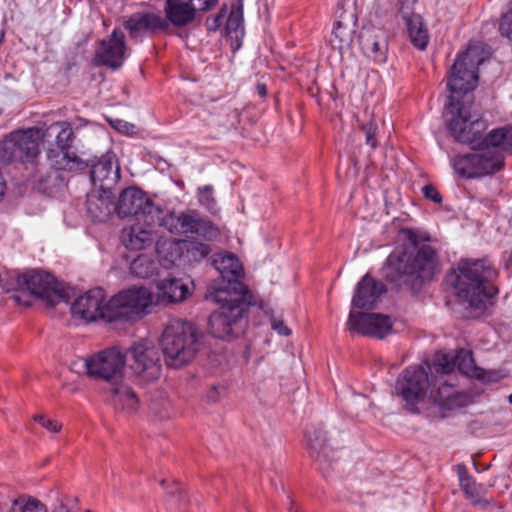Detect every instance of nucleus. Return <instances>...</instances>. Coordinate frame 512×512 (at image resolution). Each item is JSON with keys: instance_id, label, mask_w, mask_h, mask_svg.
<instances>
[{"instance_id": "nucleus-41", "label": "nucleus", "mask_w": 512, "mask_h": 512, "mask_svg": "<svg viewBox=\"0 0 512 512\" xmlns=\"http://www.w3.org/2000/svg\"><path fill=\"white\" fill-rule=\"evenodd\" d=\"M9 512H48V509L37 498L22 495L12 502Z\"/></svg>"}, {"instance_id": "nucleus-5", "label": "nucleus", "mask_w": 512, "mask_h": 512, "mask_svg": "<svg viewBox=\"0 0 512 512\" xmlns=\"http://www.w3.org/2000/svg\"><path fill=\"white\" fill-rule=\"evenodd\" d=\"M201 337L194 323L180 319L171 321L161 337L167 365L178 368L192 361L200 350Z\"/></svg>"}, {"instance_id": "nucleus-30", "label": "nucleus", "mask_w": 512, "mask_h": 512, "mask_svg": "<svg viewBox=\"0 0 512 512\" xmlns=\"http://www.w3.org/2000/svg\"><path fill=\"white\" fill-rule=\"evenodd\" d=\"M156 252L165 268L184 264L183 240L163 238L156 241Z\"/></svg>"}, {"instance_id": "nucleus-48", "label": "nucleus", "mask_w": 512, "mask_h": 512, "mask_svg": "<svg viewBox=\"0 0 512 512\" xmlns=\"http://www.w3.org/2000/svg\"><path fill=\"white\" fill-rule=\"evenodd\" d=\"M34 420L38 422L43 428L52 433H58L62 428L61 424L54 420L47 419L43 415L34 416Z\"/></svg>"}, {"instance_id": "nucleus-38", "label": "nucleus", "mask_w": 512, "mask_h": 512, "mask_svg": "<svg viewBox=\"0 0 512 512\" xmlns=\"http://www.w3.org/2000/svg\"><path fill=\"white\" fill-rule=\"evenodd\" d=\"M129 268L133 276L147 279L158 274L159 262L151 255L140 254L133 259Z\"/></svg>"}, {"instance_id": "nucleus-11", "label": "nucleus", "mask_w": 512, "mask_h": 512, "mask_svg": "<svg viewBox=\"0 0 512 512\" xmlns=\"http://www.w3.org/2000/svg\"><path fill=\"white\" fill-rule=\"evenodd\" d=\"M504 164L501 154H494L485 147L480 152L461 155L453 160L455 171L465 178L483 177L499 171Z\"/></svg>"}, {"instance_id": "nucleus-12", "label": "nucleus", "mask_w": 512, "mask_h": 512, "mask_svg": "<svg viewBox=\"0 0 512 512\" xmlns=\"http://www.w3.org/2000/svg\"><path fill=\"white\" fill-rule=\"evenodd\" d=\"M153 304L152 292L144 286H132L110 298L113 321L138 315Z\"/></svg>"}, {"instance_id": "nucleus-52", "label": "nucleus", "mask_w": 512, "mask_h": 512, "mask_svg": "<svg viewBox=\"0 0 512 512\" xmlns=\"http://www.w3.org/2000/svg\"><path fill=\"white\" fill-rule=\"evenodd\" d=\"M272 328L273 330L277 331L280 335L288 336L291 333L290 329L286 325H284L283 321L281 320L273 319Z\"/></svg>"}, {"instance_id": "nucleus-59", "label": "nucleus", "mask_w": 512, "mask_h": 512, "mask_svg": "<svg viewBox=\"0 0 512 512\" xmlns=\"http://www.w3.org/2000/svg\"><path fill=\"white\" fill-rule=\"evenodd\" d=\"M290 512H293V506H292V507H290Z\"/></svg>"}, {"instance_id": "nucleus-51", "label": "nucleus", "mask_w": 512, "mask_h": 512, "mask_svg": "<svg viewBox=\"0 0 512 512\" xmlns=\"http://www.w3.org/2000/svg\"><path fill=\"white\" fill-rule=\"evenodd\" d=\"M113 126L120 132L129 134L134 131L135 126L123 120H116Z\"/></svg>"}, {"instance_id": "nucleus-22", "label": "nucleus", "mask_w": 512, "mask_h": 512, "mask_svg": "<svg viewBox=\"0 0 512 512\" xmlns=\"http://www.w3.org/2000/svg\"><path fill=\"white\" fill-rule=\"evenodd\" d=\"M449 374H439L432 380L429 397L439 406L447 409H453L462 405L464 395L458 392L455 384L447 379Z\"/></svg>"}, {"instance_id": "nucleus-45", "label": "nucleus", "mask_w": 512, "mask_h": 512, "mask_svg": "<svg viewBox=\"0 0 512 512\" xmlns=\"http://www.w3.org/2000/svg\"><path fill=\"white\" fill-rule=\"evenodd\" d=\"M361 130L365 134L366 144L369 145L371 148H376L377 147L376 134H377L378 126L375 123V121L370 120L366 124H362Z\"/></svg>"}, {"instance_id": "nucleus-39", "label": "nucleus", "mask_w": 512, "mask_h": 512, "mask_svg": "<svg viewBox=\"0 0 512 512\" xmlns=\"http://www.w3.org/2000/svg\"><path fill=\"white\" fill-rule=\"evenodd\" d=\"M211 252L208 244L197 240H183L184 264L192 265L205 259Z\"/></svg>"}, {"instance_id": "nucleus-37", "label": "nucleus", "mask_w": 512, "mask_h": 512, "mask_svg": "<svg viewBox=\"0 0 512 512\" xmlns=\"http://www.w3.org/2000/svg\"><path fill=\"white\" fill-rule=\"evenodd\" d=\"M44 140L54 137L55 148L67 149L72 147L73 130L71 124L67 121L52 123L43 130Z\"/></svg>"}, {"instance_id": "nucleus-24", "label": "nucleus", "mask_w": 512, "mask_h": 512, "mask_svg": "<svg viewBox=\"0 0 512 512\" xmlns=\"http://www.w3.org/2000/svg\"><path fill=\"white\" fill-rule=\"evenodd\" d=\"M360 45L364 54L376 62H385L388 42L385 32L374 26L364 27L360 34Z\"/></svg>"}, {"instance_id": "nucleus-49", "label": "nucleus", "mask_w": 512, "mask_h": 512, "mask_svg": "<svg viewBox=\"0 0 512 512\" xmlns=\"http://www.w3.org/2000/svg\"><path fill=\"white\" fill-rule=\"evenodd\" d=\"M422 192L425 198L431 200L432 202L437 204L442 202V196L433 185H425L422 188Z\"/></svg>"}, {"instance_id": "nucleus-3", "label": "nucleus", "mask_w": 512, "mask_h": 512, "mask_svg": "<svg viewBox=\"0 0 512 512\" xmlns=\"http://www.w3.org/2000/svg\"><path fill=\"white\" fill-rule=\"evenodd\" d=\"M498 273L485 259H463L449 275L458 299L475 311L483 312L498 294L494 280Z\"/></svg>"}, {"instance_id": "nucleus-6", "label": "nucleus", "mask_w": 512, "mask_h": 512, "mask_svg": "<svg viewBox=\"0 0 512 512\" xmlns=\"http://www.w3.org/2000/svg\"><path fill=\"white\" fill-rule=\"evenodd\" d=\"M42 141L44 134L41 128L30 127L12 131L0 142V162L33 163L40 154Z\"/></svg>"}, {"instance_id": "nucleus-2", "label": "nucleus", "mask_w": 512, "mask_h": 512, "mask_svg": "<svg viewBox=\"0 0 512 512\" xmlns=\"http://www.w3.org/2000/svg\"><path fill=\"white\" fill-rule=\"evenodd\" d=\"M399 238L402 246L388 256L382 276L397 287L418 291L435 274L438 250L430 243L432 237L425 230L403 228Z\"/></svg>"}, {"instance_id": "nucleus-9", "label": "nucleus", "mask_w": 512, "mask_h": 512, "mask_svg": "<svg viewBox=\"0 0 512 512\" xmlns=\"http://www.w3.org/2000/svg\"><path fill=\"white\" fill-rule=\"evenodd\" d=\"M125 364V356L117 347L105 349L84 360L87 375L106 381L109 387L120 382Z\"/></svg>"}, {"instance_id": "nucleus-7", "label": "nucleus", "mask_w": 512, "mask_h": 512, "mask_svg": "<svg viewBox=\"0 0 512 512\" xmlns=\"http://www.w3.org/2000/svg\"><path fill=\"white\" fill-rule=\"evenodd\" d=\"M124 356L126 364L140 382L150 383L159 379L162 372L161 356L151 342L134 343Z\"/></svg>"}, {"instance_id": "nucleus-17", "label": "nucleus", "mask_w": 512, "mask_h": 512, "mask_svg": "<svg viewBox=\"0 0 512 512\" xmlns=\"http://www.w3.org/2000/svg\"><path fill=\"white\" fill-rule=\"evenodd\" d=\"M125 51V35L120 30L114 29L107 39L99 42L95 53V60L98 64L117 69L124 62Z\"/></svg>"}, {"instance_id": "nucleus-8", "label": "nucleus", "mask_w": 512, "mask_h": 512, "mask_svg": "<svg viewBox=\"0 0 512 512\" xmlns=\"http://www.w3.org/2000/svg\"><path fill=\"white\" fill-rule=\"evenodd\" d=\"M115 212L121 218L136 217L144 225L156 226L161 207L147 198L141 189L132 186L121 192L115 204Z\"/></svg>"}, {"instance_id": "nucleus-26", "label": "nucleus", "mask_w": 512, "mask_h": 512, "mask_svg": "<svg viewBox=\"0 0 512 512\" xmlns=\"http://www.w3.org/2000/svg\"><path fill=\"white\" fill-rule=\"evenodd\" d=\"M87 215L93 222H104L115 211L112 192L92 190L87 194Z\"/></svg>"}, {"instance_id": "nucleus-18", "label": "nucleus", "mask_w": 512, "mask_h": 512, "mask_svg": "<svg viewBox=\"0 0 512 512\" xmlns=\"http://www.w3.org/2000/svg\"><path fill=\"white\" fill-rule=\"evenodd\" d=\"M24 286L32 294L43 299L48 305H55L62 299L55 278L46 272L32 271L24 275Z\"/></svg>"}, {"instance_id": "nucleus-25", "label": "nucleus", "mask_w": 512, "mask_h": 512, "mask_svg": "<svg viewBox=\"0 0 512 512\" xmlns=\"http://www.w3.org/2000/svg\"><path fill=\"white\" fill-rule=\"evenodd\" d=\"M433 367L438 374H450L457 368L462 374L475 376L479 370L474 364L471 352L463 349L454 356L438 355Z\"/></svg>"}, {"instance_id": "nucleus-55", "label": "nucleus", "mask_w": 512, "mask_h": 512, "mask_svg": "<svg viewBox=\"0 0 512 512\" xmlns=\"http://www.w3.org/2000/svg\"><path fill=\"white\" fill-rule=\"evenodd\" d=\"M208 398H210L211 400L215 401L216 398L214 396H212L211 394L208 395Z\"/></svg>"}, {"instance_id": "nucleus-56", "label": "nucleus", "mask_w": 512, "mask_h": 512, "mask_svg": "<svg viewBox=\"0 0 512 512\" xmlns=\"http://www.w3.org/2000/svg\"><path fill=\"white\" fill-rule=\"evenodd\" d=\"M173 484L176 486L177 490L179 489V483L173 481Z\"/></svg>"}, {"instance_id": "nucleus-13", "label": "nucleus", "mask_w": 512, "mask_h": 512, "mask_svg": "<svg viewBox=\"0 0 512 512\" xmlns=\"http://www.w3.org/2000/svg\"><path fill=\"white\" fill-rule=\"evenodd\" d=\"M71 312L74 316L86 322L98 319L113 321L110 299L106 301V292L100 287L90 289L79 296L72 304Z\"/></svg>"}, {"instance_id": "nucleus-42", "label": "nucleus", "mask_w": 512, "mask_h": 512, "mask_svg": "<svg viewBox=\"0 0 512 512\" xmlns=\"http://www.w3.org/2000/svg\"><path fill=\"white\" fill-rule=\"evenodd\" d=\"M197 198L200 203L209 213L216 214L219 211L217 201L214 197V188L211 185L199 187L197 190Z\"/></svg>"}, {"instance_id": "nucleus-57", "label": "nucleus", "mask_w": 512, "mask_h": 512, "mask_svg": "<svg viewBox=\"0 0 512 512\" xmlns=\"http://www.w3.org/2000/svg\"><path fill=\"white\" fill-rule=\"evenodd\" d=\"M509 402L512 404V393L509 395Z\"/></svg>"}, {"instance_id": "nucleus-15", "label": "nucleus", "mask_w": 512, "mask_h": 512, "mask_svg": "<svg viewBox=\"0 0 512 512\" xmlns=\"http://www.w3.org/2000/svg\"><path fill=\"white\" fill-rule=\"evenodd\" d=\"M212 265L219 272L221 276L220 282H214L208 287V293L216 288L226 289L228 292H236L231 285L232 282H241L244 274L242 264L233 253H216L212 258Z\"/></svg>"}, {"instance_id": "nucleus-47", "label": "nucleus", "mask_w": 512, "mask_h": 512, "mask_svg": "<svg viewBox=\"0 0 512 512\" xmlns=\"http://www.w3.org/2000/svg\"><path fill=\"white\" fill-rule=\"evenodd\" d=\"M225 14L226 7H223L216 16L207 18L205 23L207 29L211 32H216L221 27Z\"/></svg>"}, {"instance_id": "nucleus-4", "label": "nucleus", "mask_w": 512, "mask_h": 512, "mask_svg": "<svg viewBox=\"0 0 512 512\" xmlns=\"http://www.w3.org/2000/svg\"><path fill=\"white\" fill-rule=\"evenodd\" d=\"M231 285L236 292L216 288L207 295V298L220 304L209 318L210 332L219 339H230L239 333L248 308L255 304L252 293L243 282H232Z\"/></svg>"}, {"instance_id": "nucleus-29", "label": "nucleus", "mask_w": 512, "mask_h": 512, "mask_svg": "<svg viewBox=\"0 0 512 512\" xmlns=\"http://www.w3.org/2000/svg\"><path fill=\"white\" fill-rule=\"evenodd\" d=\"M106 393L116 409L129 414L137 411L139 400L129 386L122 382L112 383L111 387L106 389Z\"/></svg>"}, {"instance_id": "nucleus-16", "label": "nucleus", "mask_w": 512, "mask_h": 512, "mask_svg": "<svg viewBox=\"0 0 512 512\" xmlns=\"http://www.w3.org/2000/svg\"><path fill=\"white\" fill-rule=\"evenodd\" d=\"M337 21L331 34L330 43L334 49L347 50L354 39L357 18L354 10L345 9V1H339L336 9Z\"/></svg>"}, {"instance_id": "nucleus-33", "label": "nucleus", "mask_w": 512, "mask_h": 512, "mask_svg": "<svg viewBox=\"0 0 512 512\" xmlns=\"http://www.w3.org/2000/svg\"><path fill=\"white\" fill-rule=\"evenodd\" d=\"M456 470L461 490L464 492L466 498H468L474 505L487 507L490 504V501L482 499L481 497L484 487L482 485H478L474 478L469 475L465 465H457Z\"/></svg>"}, {"instance_id": "nucleus-20", "label": "nucleus", "mask_w": 512, "mask_h": 512, "mask_svg": "<svg viewBox=\"0 0 512 512\" xmlns=\"http://www.w3.org/2000/svg\"><path fill=\"white\" fill-rule=\"evenodd\" d=\"M386 292L385 285L375 280L370 274H365L358 282L353 298L352 309H372L379 297Z\"/></svg>"}, {"instance_id": "nucleus-54", "label": "nucleus", "mask_w": 512, "mask_h": 512, "mask_svg": "<svg viewBox=\"0 0 512 512\" xmlns=\"http://www.w3.org/2000/svg\"><path fill=\"white\" fill-rule=\"evenodd\" d=\"M506 267L508 270H510V274L512 275V251H511L510 257L507 261Z\"/></svg>"}, {"instance_id": "nucleus-31", "label": "nucleus", "mask_w": 512, "mask_h": 512, "mask_svg": "<svg viewBox=\"0 0 512 512\" xmlns=\"http://www.w3.org/2000/svg\"><path fill=\"white\" fill-rule=\"evenodd\" d=\"M482 146L494 154H512V126L507 125L491 130L482 140Z\"/></svg>"}, {"instance_id": "nucleus-32", "label": "nucleus", "mask_w": 512, "mask_h": 512, "mask_svg": "<svg viewBox=\"0 0 512 512\" xmlns=\"http://www.w3.org/2000/svg\"><path fill=\"white\" fill-rule=\"evenodd\" d=\"M158 300L161 302L177 303L186 299L189 294L188 286L177 278H167L158 282Z\"/></svg>"}, {"instance_id": "nucleus-58", "label": "nucleus", "mask_w": 512, "mask_h": 512, "mask_svg": "<svg viewBox=\"0 0 512 512\" xmlns=\"http://www.w3.org/2000/svg\"><path fill=\"white\" fill-rule=\"evenodd\" d=\"M166 482H167L166 480H163V481L161 482V484H162V485H165V483H166Z\"/></svg>"}, {"instance_id": "nucleus-27", "label": "nucleus", "mask_w": 512, "mask_h": 512, "mask_svg": "<svg viewBox=\"0 0 512 512\" xmlns=\"http://www.w3.org/2000/svg\"><path fill=\"white\" fill-rule=\"evenodd\" d=\"M401 5L402 17L406 23L411 42L420 50L428 44V34L423 27L422 18L419 14L406 12L416 0H398Z\"/></svg>"}, {"instance_id": "nucleus-36", "label": "nucleus", "mask_w": 512, "mask_h": 512, "mask_svg": "<svg viewBox=\"0 0 512 512\" xmlns=\"http://www.w3.org/2000/svg\"><path fill=\"white\" fill-rule=\"evenodd\" d=\"M225 32L231 40L232 48L238 50L242 45V38L244 36L243 11L240 5H232L231 12L227 18Z\"/></svg>"}, {"instance_id": "nucleus-10", "label": "nucleus", "mask_w": 512, "mask_h": 512, "mask_svg": "<svg viewBox=\"0 0 512 512\" xmlns=\"http://www.w3.org/2000/svg\"><path fill=\"white\" fill-rule=\"evenodd\" d=\"M432 380L426 368L410 366L399 375L395 391L407 405L414 406L426 399L432 387Z\"/></svg>"}, {"instance_id": "nucleus-43", "label": "nucleus", "mask_w": 512, "mask_h": 512, "mask_svg": "<svg viewBox=\"0 0 512 512\" xmlns=\"http://www.w3.org/2000/svg\"><path fill=\"white\" fill-rule=\"evenodd\" d=\"M195 226L196 227L194 229L193 234L202 236L206 240H215L220 235L219 228L216 225H214L210 220L202 218L199 214Z\"/></svg>"}, {"instance_id": "nucleus-21", "label": "nucleus", "mask_w": 512, "mask_h": 512, "mask_svg": "<svg viewBox=\"0 0 512 512\" xmlns=\"http://www.w3.org/2000/svg\"><path fill=\"white\" fill-rule=\"evenodd\" d=\"M198 214L196 210L192 209L178 214L175 212L165 213L161 208V214L156 222V226L163 227L171 234L175 235L193 234Z\"/></svg>"}, {"instance_id": "nucleus-34", "label": "nucleus", "mask_w": 512, "mask_h": 512, "mask_svg": "<svg viewBox=\"0 0 512 512\" xmlns=\"http://www.w3.org/2000/svg\"><path fill=\"white\" fill-rule=\"evenodd\" d=\"M167 19L175 26H185L195 17L193 2L166 0Z\"/></svg>"}, {"instance_id": "nucleus-44", "label": "nucleus", "mask_w": 512, "mask_h": 512, "mask_svg": "<svg viewBox=\"0 0 512 512\" xmlns=\"http://www.w3.org/2000/svg\"><path fill=\"white\" fill-rule=\"evenodd\" d=\"M475 377L486 383L499 382L506 377V373L502 370H483L479 369Z\"/></svg>"}, {"instance_id": "nucleus-1", "label": "nucleus", "mask_w": 512, "mask_h": 512, "mask_svg": "<svg viewBox=\"0 0 512 512\" xmlns=\"http://www.w3.org/2000/svg\"><path fill=\"white\" fill-rule=\"evenodd\" d=\"M488 53L480 43L469 44L466 51L456 58L448 78L450 91L446 103L447 128L450 135L460 143L473 144L477 142L486 129V123L473 110V95L471 91L478 82V67Z\"/></svg>"}, {"instance_id": "nucleus-35", "label": "nucleus", "mask_w": 512, "mask_h": 512, "mask_svg": "<svg viewBox=\"0 0 512 512\" xmlns=\"http://www.w3.org/2000/svg\"><path fill=\"white\" fill-rule=\"evenodd\" d=\"M47 159L51 166L57 170L72 171L82 165L81 160L70 148L62 149L49 147L47 150Z\"/></svg>"}, {"instance_id": "nucleus-28", "label": "nucleus", "mask_w": 512, "mask_h": 512, "mask_svg": "<svg viewBox=\"0 0 512 512\" xmlns=\"http://www.w3.org/2000/svg\"><path fill=\"white\" fill-rule=\"evenodd\" d=\"M143 227L141 222L122 230L121 239L124 246L129 250H142L151 246L155 240L153 228L155 226Z\"/></svg>"}, {"instance_id": "nucleus-50", "label": "nucleus", "mask_w": 512, "mask_h": 512, "mask_svg": "<svg viewBox=\"0 0 512 512\" xmlns=\"http://www.w3.org/2000/svg\"><path fill=\"white\" fill-rule=\"evenodd\" d=\"M217 3V0H193L195 11H205L213 7Z\"/></svg>"}, {"instance_id": "nucleus-46", "label": "nucleus", "mask_w": 512, "mask_h": 512, "mask_svg": "<svg viewBox=\"0 0 512 512\" xmlns=\"http://www.w3.org/2000/svg\"><path fill=\"white\" fill-rule=\"evenodd\" d=\"M499 30L502 36L512 40V10L502 16Z\"/></svg>"}, {"instance_id": "nucleus-19", "label": "nucleus", "mask_w": 512, "mask_h": 512, "mask_svg": "<svg viewBox=\"0 0 512 512\" xmlns=\"http://www.w3.org/2000/svg\"><path fill=\"white\" fill-rule=\"evenodd\" d=\"M90 178L97 190L112 192L113 187L120 179V167L113 154L103 155L92 165Z\"/></svg>"}, {"instance_id": "nucleus-40", "label": "nucleus", "mask_w": 512, "mask_h": 512, "mask_svg": "<svg viewBox=\"0 0 512 512\" xmlns=\"http://www.w3.org/2000/svg\"><path fill=\"white\" fill-rule=\"evenodd\" d=\"M307 443L312 457L326 461L328 456L326 432L322 428L307 433Z\"/></svg>"}, {"instance_id": "nucleus-53", "label": "nucleus", "mask_w": 512, "mask_h": 512, "mask_svg": "<svg viewBox=\"0 0 512 512\" xmlns=\"http://www.w3.org/2000/svg\"><path fill=\"white\" fill-rule=\"evenodd\" d=\"M257 92L261 97L266 96L267 94V88L264 84L257 85Z\"/></svg>"}, {"instance_id": "nucleus-14", "label": "nucleus", "mask_w": 512, "mask_h": 512, "mask_svg": "<svg viewBox=\"0 0 512 512\" xmlns=\"http://www.w3.org/2000/svg\"><path fill=\"white\" fill-rule=\"evenodd\" d=\"M347 325L351 331L379 339L387 336L392 330V321L389 316L379 313L357 312L353 309L349 313Z\"/></svg>"}, {"instance_id": "nucleus-23", "label": "nucleus", "mask_w": 512, "mask_h": 512, "mask_svg": "<svg viewBox=\"0 0 512 512\" xmlns=\"http://www.w3.org/2000/svg\"><path fill=\"white\" fill-rule=\"evenodd\" d=\"M124 28L132 39H139L167 27L166 20L155 13H134L124 21Z\"/></svg>"}]
</instances>
